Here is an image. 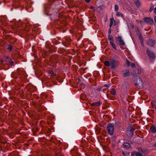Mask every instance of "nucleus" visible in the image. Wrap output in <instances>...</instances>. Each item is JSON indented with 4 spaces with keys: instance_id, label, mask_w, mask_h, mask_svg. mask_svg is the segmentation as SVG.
Listing matches in <instances>:
<instances>
[{
    "instance_id": "1",
    "label": "nucleus",
    "mask_w": 156,
    "mask_h": 156,
    "mask_svg": "<svg viewBox=\"0 0 156 156\" xmlns=\"http://www.w3.org/2000/svg\"><path fill=\"white\" fill-rule=\"evenodd\" d=\"M134 83L136 86L137 88L143 87L144 83L141 79L139 76L136 77L134 80Z\"/></svg>"
},
{
    "instance_id": "2",
    "label": "nucleus",
    "mask_w": 156,
    "mask_h": 156,
    "mask_svg": "<svg viewBox=\"0 0 156 156\" xmlns=\"http://www.w3.org/2000/svg\"><path fill=\"white\" fill-rule=\"evenodd\" d=\"M147 54L149 57L150 61H153L155 60L156 56L155 53L152 51L147 48L146 50Z\"/></svg>"
},
{
    "instance_id": "3",
    "label": "nucleus",
    "mask_w": 156,
    "mask_h": 156,
    "mask_svg": "<svg viewBox=\"0 0 156 156\" xmlns=\"http://www.w3.org/2000/svg\"><path fill=\"white\" fill-rule=\"evenodd\" d=\"M134 129L131 125L129 126L127 129L126 135L129 138H131L133 133Z\"/></svg>"
},
{
    "instance_id": "4",
    "label": "nucleus",
    "mask_w": 156,
    "mask_h": 156,
    "mask_svg": "<svg viewBox=\"0 0 156 156\" xmlns=\"http://www.w3.org/2000/svg\"><path fill=\"white\" fill-rule=\"evenodd\" d=\"M108 133L110 135H112L113 134L114 125L112 123L109 124L107 127Z\"/></svg>"
},
{
    "instance_id": "5",
    "label": "nucleus",
    "mask_w": 156,
    "mask_h": 156,
    "mask_svg": "<svg viewBox=\"0 0 156 156\" xmlns=\"http://www.w3.org/2000/svg\"><path fill=\"white\" fill-rule=\"evenodd\" d=\"M116 42L119 46H125V43L122 39L121 36H119L116 37Z\"/></svg>"
},
{
    "instance_id": "6",
    "label": "nucleus",
    "mask_w": 156,
    "mask_h": 156,
    "mask_svg": "<svg viewBox=\"0 0 156 156\" xmlns=\"http://www.w3.org/2000/svg\"><path fill=\"white\" fill-rule=\"evenodd\" d=\"M119 65V62L117 60L114 59H111L110 60V68L113 69L115 67Z\"/></svg>"
},
{
    "instance_id": "7",
    "label": "nucleus",
    "mask_w": 156,
    "mask_h": 156,
    "mask_svg": "<svg viewBox=\"0 0 156 156\" xmlns=\"http://www.w3.org/2000/svg\"><path fill=\"white\" fill-rule=\"evenodd\" d=\"M144 20L145 22L147 23L153 24L154 23L153 19L150 17H145L144 18Z\"/></svg>"
},
{
    "instance_id": "8",
    "label": "nucleus",
    "mask_w": 156,
    "mask_h": 156,
    "mask_svg": "<svg viewBox=\"0 0 156 156\" xmlns=\"http://www.w3.org/2000/svg\"><path fill=\"white\" fill-rule=\"evenodd\" d=\"M122 75L124 77L128 76L131 75L130 71L129 69H126L123 70L122 72Z\"/></svg>"
},
{
    "instance_id": "9",
    "label": "nucleus",
    "mask_w": 156,
    "mask_h": 156,
    "mask_svg": "<svg viewBox=\"0 0 156 156\" xmlns=\"http://www.w3.org/2000/svg\"><path fill=\"white\" fill-rule=\"evenodd\" d=\"M146 43L148 45L152 46L155 44V41L153 39H149L147 41Z\"/></svg>"
},
{
    "instance_id": "10",
    "label": "nucleus",
    "mask_w": 156,
    "mask_h": 156,
    "mask_svg": "<svg viewBox=\"0 0 156 156\" xmlns=\"http://www.w3.org/2000/svg\"><path fill=\"white\" fill-rule=\"evenodd\" d=\"M132 141L130 140L128 141V143L125 142L123 144V146L124 147L126 148H129L131 147L130 144H132Z\"/></svg>"
},
{
    "instance_id": "11",
    "label": "nucleus",
    "mask_w": 156,
    "mask_h": 156,
    "mask_svg": "<svg viewBox=\"0 0 156 156\" xmlns=\"http://www.w3.org/2000/svg\"><path fill=\"white\" fill-rule=\"evenodd\" d=\"M137 35L138 36V37L140 40V41L141 42V44H143V37L142 36L141 34L138 32L137 34Z\"/></svg>"
},
{
    "instance_id": "12",
    "label": "nucleus",
    "mask_w": 156,
    "mask_h": 156,
    "mask_svg": "<svg viewBox=\"0 0 156 156\" xmlns=\"http://www.w3.org/2000/svg\"><path fill=\"white\" fill-rule=\"evenodd\" d=\"M150 130L153 133H154L155 132H156V127L152 125L151 126V127L150 128Z\"/></svg>"
},
{
    "instance_id": "13",
    "label": "nucleus",
    "mask_w": 156,
    "mask_h": 156,
    "mask_svg": "<svg viewBox=\"0 0 156 156\" xmlns=\"http://www.w3.org/2000/svg\"><path fill=\"white\" fill-rule=\"evenodd\" d=\"M108 39L110 41V43L113 42L114 41V38L110 34L108 35Z\"/></svg>"
},
{
    "instance_id": "14",
    "label": "nucleus",
    "mask_w": 156,
    "mask_h": 156,
    "mask_svg": "<svg viewBox=\"0 0 156 156\" xmlns=\"http://www.w3.org/2000/svg\"><path fill=\"white\" fill-rule=\"evenodd\" d=\"M101 103H100V102L99 101L98 102H94L92 104H91V106H99V105H100L101 104Z\"/></svg>"
},
{
    "instance_id": "15",
    "label": "nucleus",
    "mask_w": 156,
    "mask_h": 156,
    "mask_svg": "<svg viewBox=\"0 0 156 156\" xmlns=\"http://www.w3.org/2000/svg\"><path fill=\"white\" fill-rule=\"evenodd\" d=\"M134 2L137 7H138L140 6V2L139 0H135Z\"/></svg>"
},
{
    "instance_id": "16",
    "label": "nucleus",
    "mask_w": 156,
    "mask_h": 156,
    "mask_svg": "<svg viewBox=\"0 0 156 156\" xmlns=\"http://www.w3.org/2000/svg\"><path fill=\"white\" fill-rule=\"evenodd\" d=\"M110 93L113 95H115L116 94V91L114 89H112L111 90Z\"/></svg>"
},
{
    "instance_id": "17",
    "label": "nucleus",
    "mask_w": 156,
    "mask_h": 156,
    "mask_svg": "<svg viewBox=\"0 0 156 156\" xmlns=\"http://www.w3.org/2000/svg\"><path fill=\"white\" fill-rule=\"evenodd\" d=\"M153 108L156 109V101H153L151 102Z\"/></svg>"
},
{
    "instance_id": "18",
    "label": "nucleus",
    "mask_w": 156,
    "mask_h": 156,
    "mask_svg": "<svg viewBox=\"0 0 156 156\" xmlns=\"http://www.w3.org/2000/svg\"><path fill=\"white\" fill-rule=\"evenodd\" d=\"M105 65L107 66H110V60L109 61H106L104 62Z\"/></svg>"
},
{
    "instance_id": "19",
    "label": "nucleus",
    "mask_w": 156,
    "mask_h": 156,
    "mask_svg": "<svg viewBox=\"0 0 156 156\" xmlns=\"http://www.w3.org/2000/svg\"><path fill=\"white\" fill-rule=\"evenodd\" d=\"M122 154L125 156H129V153L126 152H125L124 151H122Z\"/></svg>"
},
{
    "instance_id": "20",
    "label": "nucleus",
    "mask_w": 156,
    "mask_h": 156,
    "mask_svg": "<svg viewBox=\"0 0 156 156\" xmlns=\"http://www.w3.org/2000/svg\"><path fill=\"white\" fill-rule=\"evenodd\" d=\"M110 44H111V45L112 46V47L115 49H116V47H115V44H114V43L113 42H110Z\"/></svg>"
},
{
    "instance_id": "21",
    "label": "nucleus",
    "mask_w": 156,
    "mask_h": 156,
    "mask_svg": "<svg viewBox=\"0 0 156 156\" xmlns=\"http://www.w3.org/2000/svg\"><path fill=\"white\" fill-rule=\"evenodd\" d=\"M115 22V20L113 18H111L110 19V24H113V22Z\"/></svg>"
},
{
    "instance_id": "22",
    "label": "nucleus",
    "mask_w": 156,
    "mask_h": 156,
    "mask_svg": "<svg viewBox=\"0 0 156 156\" xmlns=\"http://www.w3.org/2000/svg\"><path fill=\"white\" fill-rule=\"evenodd\" d=\"M116 15L120 17H122L123 16V15L122 14L118 11L116 12Z\"/></svg>"
},
{
    "instance_id": "23",
    "label": "nucleus",
    "mask_w": 156,
    "mask_h": 156,
    "mask_svg": "<svg viewBox=\"0 0 156 156\" xmlns=\"http://www.w3.org/2000/svg\"><path fill=\"white\" fill-rule=\"evenodd\" d=\"M119 9V7L117 5H115V9L116 11H118Z\"/></svg>"
},
{
    "instance_id": "24",
    "label": "nucleus",
    "mask_w": 156,
    "mask_h": 156,
    "mask_svg": "<svg viewBox=\"0 0 156 156\" xmlns=\"http://www.w3.org/2000/svg\"><path fill=\"white\" fill-rule=\"evenodd\" d=\"M136 156H143V155L142 154L136 152Z\"/></svg>"
},
{
    "instance_id": "25",
    "label": "nucleus",
    "mask_w": 156,
    "mask_h": 156,
    "mask_svg": "<svg viewBox=\"0 0 156 156\" xmlns=\"http://www.w3.org/2000/svg\"><path fill=\"white\" fill-rule=\"evenodd\" d=\"M154 7L153 5H152L150 8L149 11L151 12L154 9Z\"/></svg>"
},
{
    "instance_id": "26",
    "label": "nucleus",
    "mask_w": 156,
    "mask_h": 156,
    "mask_svg": "<svg viewBox=\"0 0 156 156\" xmlns=\"http://www.w3.org/2000/svg\"><path fill=\"white\" fill-rule=\"evenodd\" d=\"M137 71V74H140L141 73V70L140 69H136Z\"/></svg>"
},
{
    "instance_id": "27",
    "label": "nucleus",
    "mask_w": 156,
    "mask_h": 156,
    "mask_svg": "<svg viewBox=\"0 0 156 156\" xmlns=\"http://www.w3.org/2000/svg\"><path fill=\"white\" fill-rule=\"evenodd\" d=\"M12 48V46L10 45H9L8 46V47L7 48V49L9 50H11Z\"/></svg>"
},
{
    "instance_id": "28",
    "label": "nucleus",
    "mask_w": 156,
    "mask_h": 156,
    "mask_svg": "<svg viewBox=\"0 0 156 156\" xmlns=\"http://www.w3.org/2000/svg\"><path fill=\"white\" fill-rule=\"evenodd\" d=\"M131 156H136V152H134L131 153Z\"/></svg>"
},
{
    "instance_id": "29",
    "label": "nucleus",
    "mask_w": 156,
    "mask_h": 156,
    "mask_svg": "<svg viewBox=\"0 0 156 156\" xmlns=\"http://www.w3.org/2000/svg\"><path fill=\"white\" fill-rule=\"evenodd\" d=\"M130 66L132 68H134L135 67V65L134 63H131Z\"/></svg>"
},
{
    "instance_id": "30",
    "label": "nucleus",
    "mask_w": 156,
    "mask_h": 156,
    "mask_svg": "<svg viewBox=\"0 0 156 156\" xmlns=\"http://www.w3.org/2000/svg\"><path fill=\"white\" fill-rule=\"evenodd\" d=\"M14 62L13 61H11L9 62V64L11 66H12L13 65Z\"/></svg>"
},
{
    "instance_id": "31",
    "label": "nucleus",
    "mask_w": 156,
    "mask_h": 156,
    "mask_svg": "<svg viewBox=\"0 0 156 156\" xmlns=\"http://www.w3.org/2000/svg\"><path fill=\"white\" fill-rule=\"evenodd\" d=\"M139 153H141L143 152V150L141 149H139Z\"/></svg>"
},
{
    "instance_id": "32",
    "label": "nucleus",
    "mask_w": 156,
    "mask_h": 156,
    "mask_svg": "<svg viewBox=\"0 0 156 156\" xmlns=\"http://www.w3.org/2000/svg\"><path fill=\"white\" fill-rule=\"evenodd\" d=\"M86 2H87L88 3H89L90 1V0H84Z\"/></svg>"
},
{
    "instance_id": "33",
    "label": "nucleus",
    "mask_w": 156,
    "mask_h": 156,
    "mask_svg": "<svg viewBox=\"0 0 156 156\" xmlns=\"http://www.w3.org/2000/svg\"><path fill=\"white\" fill-rule=\"evenodd\" d=\"M111 33V29L110 28L108 30V33L109 34H110Z\"/></svg>"
},
{
    "instance_id": "34",
    "label": "nucleus",
    "mask_w": 156,
    "mask_h": 156,
    "mask_svg": "<svg viewBox=\"0 0 156 156\" xmlns=\"http://www.w3.org/2000/svg\"><path fill=\"white\" fill-rule=\"evenodd\" d=\"M90 9H93V10H95L94 8L92 6H91L90 7Z\"/></svg>"
},
{
    "instance_id": "35",
    "label": "nucleus",
    "mask_w": 156,
    "mask_h": 156,
    "mask_svg": "<svg viewBox=\"0 0 156 156\" xmlns=\"http://www.w3.org/2000/svg\"><path fill=\"white\" fill-rule=\"evenodd\" d=\"M127 62H128V66H129V65H130V63H131V62H130L129 61H128Z\"/></svg>"
},
{
    "instance_id": "36",
    "label": "nucleus",
    "mask_w": 156,
    "mask_h": 156,
    "mask_svg": "<svg viewBox=\"0 0 156 156\" xmlns=\"http://www.w3.org/2000/svg\"><path fill=\"white\" fill-rule=\"evenodd\" d=\"M154 12L156 14V8H155L154 9Z\"/></svg>"
},
{
    "instance_id": "37",
    "label": "nucleus",
    "mask_w": 156,
    "mask_h": 156,
    "mask_svg": "<svg viewBox=\"0 0 156 156\" xmlns=\"http://www.w3.org/2000/svg\"><path fill=\"white\" fill-rule=\"evenodd\" d=\"M142 153H143L142 154H143V153H147V151H145L144 150V151H143V152H142Z\"/></svg>"
},
{
    "instance_id": "38",
    "label": "nucleus",
    "mask_w": 156,
    "mask_h": 156,
    "mask_svg": "<svg viewBox=\"0 0 156 156\" xmlns=\"http://www.w3.org/2000/svg\"><path fill=\"white\" fill-rule=\"evenodd\" d=\"M104 86L106 87H109V85H107V84H105L104 85Z\"/></svg>"
},
{
    "instance_id": "39",
    "label": "nucleus",
    "mask_w": 156,
    "mask_h": 156,
    "mask_svg": "<svg viewBox=\"0 0 156 156\" xmlns=\"http://www.w3.org/2000/svg\"><path fill=\"white\" fill-rule=\"evenodd\" d=\"M112 25H113V24H110V25H109V27L111 29V27H112Z\"/></svg>"
},
{
    "instance_id": "40",
    "label": "nucleus",
    "mask_w": 156,
    "mask_h": 156,
    "mask_svg": "<svg viewBox=\"0 0 156 156\" xmlns=\"http://www.w3.org/2000/svg\"><path fill=\"white\" fill-rule=\"evenodd\" d=\"M98 8L100 9V10H99V11L101 10V7H98Z\"/></svg>"
},
{
    "instance_id": "41",
    "label": "nucleus",
    "mask_w": 156,
    "mask_h": 156,
    "mask_svg": "<svg viewBox=\"0 0 156 156\" xmlns=\"http://www.w3.org/2000/svg\"><path fill=\"white\" fill-rule=\"evenodd\" d=\"M154 146L155 147H156V143L154 144Z\"/></svg>"
},
{
    "instance_id": "42",
    "label": "nucleus",
    "mask_w": 156,
    "mask_h": 156,
    "mask_svg": "<svg viewBox=\"0 0 156 156\" xmlns=\"http://www.w3.org/2000/svg\"><path fill=\"white\" fill-rule=\"evenodd\" d=\"M115 25H116L115 23V22H114V25L115 26Z\"/></svg>"
},
{
    "instance_id": "43",
    "label": "nucleus",
    "mask_w": 156,
    "mask_h": 156,
    "mask_svg": "<svg viewBox=\"0 0 156 156\" xmlns=\"http://www.w3.org/2000/svg\"><path fill=\"white\" fill-rule=\"evenodd\" d=\"M58 154H57V153L56 154V156H57L58 155Z\"/></svg>"
},
{
    "instance_id": "44",
    "label": "nucleus",
    "mask_w": 156,
    "mask_h": 156,
    "mask_svg": "<svg viewBox=\"0 0 156 156\" xmlns=\"http://www.w3.org/2000/svg\"><path fill=\"white\" fill-rule=\"evenodd\" d=\"M19 70V69H17V70Z\"/></svg>"
}]
</instances>
